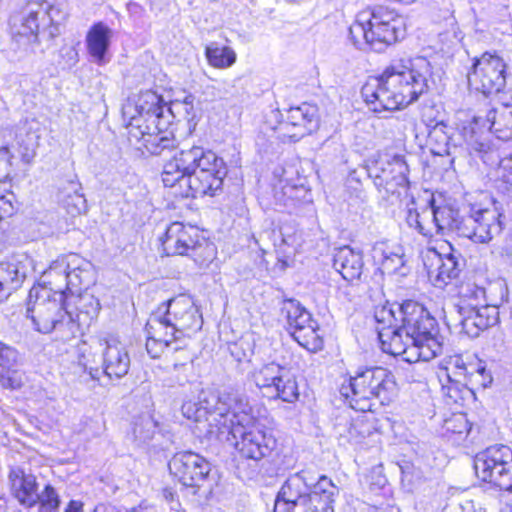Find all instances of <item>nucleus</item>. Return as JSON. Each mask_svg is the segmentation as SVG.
<instances>
[{"label": "nucleus", "mask_w": 512, "mask_h": 512, "mask_svg": "<svg viewBox=\"0 0 512 512\" xmlns=\"http://www.w3.org/2000/svg\"><path fill=\"white\" fill-rule=\"evenodd\" d=\"M182 414L209 439L234 444L241 456L259 461L276 448V438L253 414L247 395L235 388L202 392L199 401L182 405Z\"/></svg>", "instance_id": "1"}, {"label": "nucleus", "mask_w": 512, "mask_h": 512, "mask_svg": "<svg viewBox=\"0 0 512 512\" xmlns=\"http://www.w3.org/2000/svg\"><path fill=\"white\" fill-rule=\"evenodd\" d=\"M433 83V67L427 58H400L393 60L381 75L369 78L361 95L373 112H392L417 101Z\"/></svg>", "instance_id": "2"}, {"label": "nucleus", "mask_w": 512, "mask_h": 512, "mask_svg": "<svg viewBox=\"0 0 512 512\" xmlns=\"http://www.w3.org/2000/svg\"><path fill=\"white\" fill-rule=\"evenodd\" d=\"M401 324L379 329L383 352L409 363L429 361L442 352L436 319L420 303L407 300L397 306Z\"/></svg>", "instance_id": "3"}, {"label": "nucleus", "mask_w": 512, "mask_h": 512, "mask_svg": "<svg viewBox=\"0 0 512 512\" xmlns=\"http://www.w3.org/2000/svg\"><path fill=\"white\" fill-rule=\"evenodd\" d=\"M227 175L224 160L200 146L182 149L165 162L162 181L166 187H179L181 197L214 196L222 190Z\"/></svg>", "instance_id": "4"}, {"label": "nucleus", "mask_w": 512, "mask_h": 512, "mask_svg": "<svg viewBox=\"0 0 512 512\" xmlns=\"http://www.w3.org/2000/svg\"><path fill=\"white\" fill-rule=\"evenodd\" d=\"M339 492V487L326 475L309 484L307 473L301 471L283 483L275 498L273 512H335L334 503Z\"/></svg>", "instance_id": "5"}, {"label": "nucleus", "mask_w": 512, "mask_h": 512, "mask_svg": "<svg viewBox=\"0 0 512 512\" xmlns=\"http://www.w3.org/2000/svg\"><path fill=\"white\" fill-rule=\"evenodd\" d=\"M507 111L508 103H505L500 109L489 110L485 117L474 116L471 122L462 127L461 135L471 156L480 158L488 165L497 164L500 156L490 132L498 139L512 138V120Z\"/></svg>", "instance_id": "6"}, {"label": "nucleus", "mask_w": 512, "mask_h": 512, "mask_svg": "<svg viewBox=\"0 0 512 512\" xmlns=\"http://www.w3.org/2000/svg\"><path fill=\"white\" fill-rule=\"evenodd\" d=\"M396 390L394 376L385 368L370 367L358 370L345 380L339 389L344 401L354 410L367 412L390 402Z\"/></svg>", "instance_id": "7"}, {"label": "nucleus", "mask_w": 512, "mask_h": 512, "mask_svg": "<svg viewBox=\"0 0 512 512\" xmlns=\"http://www.w3.org/2000/svg\"><path fill=\"white\" fill-rule=\"evenodd\" d=\"M67 16V5L64 0L30 1L21 18L17 34L20 38L27 37L33 43H38V35L41 31L53 39L60 34L59 27Z\"/></svg>", "instance_id": "8"}, {"label": "nucleus", "mask_w": 512, "mask_h": 512, "mask_svg": "<svg viewBox=\"0 0 512 512\" xmlns=\"http://www.w3.org/2000/svg\"><path fill=\"white\" fill-rule=\"evenodd\" d=\"M167 256H190L200 266L209 263L215 255V247L209 243L199 229L181 222L171 223L161 238Z\"/></svg>", "instance_id": "9"}, {"label": "nucleus", "mask_w": 512, "mask_h": 512, "mask_svg": "<svg viewBox=\"0 0 512 512\" xmlns=\"http://www.w3.org/2000/svg\"><path fill=\"white\" fill-rule=\"evenodd\" d=\"M63 300L64 290L58 284L55 287L38 285L30 289L26 316L36 331L43 334L53 331L55 324L65 317Z\"/></svg>", "instance_id": "10"}, {"label": "nucleus", "mask_w": 512, "mask_h": 512, "mask_svg": "<svg viewBox=\"0 0 512 512\" xmlns=\"http://www.w3.org/2000/svg\"><path fill=\"white\" fill-rule=\"evenodd\" d=\"M159 320L165 329L177 339L188 332L201 329L203 319L193 300L186 295H179L162 303L150 316Z\"/></svg>", "instance_id": "11"}, {"label": "nucleus", "mask_w": 512, "mask_h": 512, "mask_svg": "<svg viewBox=\"0 0 512 512\" xmlns=\"http://www.w3.org/2000/svg\"><path fill=\"white\" fill-rule=\"evenodd\" d=\"M477 477L501 490H512V450L506 445H494L478 453L474 459Z\"/></svg>", "instance_id": "12"}, {"label": "nucleus", "mask_w": 512, "mask_h": 512, "mask_svg": "<svg viewBox=\"0 0 512 512\" xmlns=\"http://www.w3.org/2000/svg\"><path fill=\"white\" fill-rule=\"evenodd\" d=\"M368 173L380 192L383 190L387 196L401 197L404 194L408 197L409 168L404 156L395 154L380 157L369 167Z\"/></svg>", "instance_id": "13"}, {"label": "nucleus", "mask_w": 512, "mask_h": 512, "mask_svg": "<svg viewBox=\"0 0 512 512\" xmlns=\"http://www.w3.org/2000/svg\"><path fill=\"white\" fill-rule=\"evenodd\" d=\"M123 116L129 118L128 133L134 124H161L172 125L174 116L173 108H168V104L156 92L147 90L141 92L135 102H128L123 106Z\"/></svg>", "instance_id": "14"}, {"label": "nucleus", "mask_w": 512, "mask_h": 512, "mask_svg": "<svg viewBox=\"0 0 512 512\" xmlns=\"http://www.w3.org/2000/svg\"><path fill=\"white\" fill-rule=\"evenodd\" d=\"M44 275L53 287L57 284L53 280H63L65 285L60 286L64 290V297H67V293L74 296L92 282V264L77 254H70L54 261Z\"/></svg>", "instance_id": "15"}, {"label": "nucleus", "mask_w": 512, "mask_h": 512, "mask_svg": "<svg viewBox=\"0 0 512 512\" xmlns=\"http://www.w3.org/2000/svg\"><path fill=\"white\" fill-rule=\"evenodd\" d=\"M507 80V64L496 54L485 52L476 59L468 74L469 84L484 95L498 93L504 89Z\"/></svg>", "instance_id": "16"}, {"label": "nucleus", "mask_w": 512, "mask_h": 512, "mask_svg": "<svg viewBox=\"0 0 512 512\" xmlns=\"http://www.w3.org/2000/svg\"><path fill=\"white\" fill-rule=\"evenodd\" d=\"M503 214L496 208H474L465 215L460 236L486 244L503 230Z\"/></svg>", "instance_id": "17"}, {"label": "nucleus", "mask_w": 512, "mask_h": 512, "mask_svg": "<svg viewBox=\"0 0 512 512\" xmlns=\"http://www.w3.org/2000/svg\"><path fill=\"white\" fill-rule=\"evenodd\" d=\"M373 37V50L382 52L405 35L403 18L394 10L377 6L367 11Z\"/></svg>", "instance_id": "18"}, {"label": "nucleus", "mask_w": 512, "mask_h": 512, "mask_svg": "<svg viewBox=\"0 0 512 512\" xmlns=\"http://www.w3.org/2000/svg\"><path fill=\"white\" fill-rule=\"evenodd\" d=\"M170 474L186 487L199 488L207 481L211 465L200 454L182 451L168 462Z\"/></svg>", "instance_id": "19"}, {"label": "nucleus", "mask_w": 512, "mask_h": 512, "mask_svg": "<svg viewBox=\"0 0 512 512\" xmlns=\"http://www.w3.org/2000/svg\"><path fill=\"white\" fill-rule=\"evenodd\" d=\"M273 114L282 118L278 129L293 141L310 134L318 126V108L307 102L290 107L285 110V115L278 109L273 111Z\"/></svg>", "instance_id": "20"}, {"label": "nucleus", "mask_w": 512, "mask_h": 512, "mask_svg": "<svg viewBox=\"0 0 512 512\" xmlns=\"http://www.w3.org/2000/svg\"><path fill=\"white\" fill-rule=\"evenodd\" d=\"M463 365L464 357L453 355L448 358L446 366L440 368L438 372V380L442 393L447 398V404H458L471 393V390L465 386Z\"/></svg>", "instance_id": "21"}, {"label": "nucleus", "mask_w": 512, "mask_h": 512, "mask_svg": "<svg viewBox=\"0 0 512 512\" xmlns=\"http://www.w3.org/2000/svg\"><path fill=\"white\" fill-rule=\"evenodd\" d=\"M171 125L162 126L157 123L154 125L134 124L130 128L129 136L138 141H142L143 145L153 155H160L164 151H170L178 146V142L173 131L169 130Z\"/></svg>", "instance_id": "22"}, {"label": "nucleus", "mask_w": 512, "mask_h": 512, "mask_svg": "<svg viewBox=\"0 0 512 512\" xmlns=\"http://www.w3.org/2000/svg\"><path fill=\"white\" fill-rule=\"evenodd\" d=\"M424 264L429 278L437 287L446 286L461 271L460 254L456 255L452 252L442 255L435 249H431L426 254Z\"/></svg>", "instance_id": "23"}, {"label": "nucleus", "mask_w": 512, "mask_h": 512, "mask_svg": "<svg viewBox=\"0 0 512 512\" xmlns=\"http://www.w3.org/2000/svg\"><path fill=\"white\" fill-rule=\"evenodd\" d=\"M130 356L126 346L111 335H105L102 347V371L110 379L124 377L130 368Z\"/></svg>", "instance_id": "24"}, {"label": "nucleus", "mask_w": 512, "mask_h": 512, "mask_svg": "<svg viewBox=\"0 0 512 512\" xmlns=\"http://www.w3.org/2000/svg\"><path fill=\"white\" fill-rule=\"evenodd\" d=\"M104 336L91 337L89 341H81L75 348L76 367L75 373L81 372L79 377L83 383L96 381L101 374L100 369L94 366L97 361V353H102L104 347Z\"/></svg>", "instance_id": "25"}, {"label": "nucleus", "mask_w": 512, "mask_h": 512, "mask_svg": "<svg viewBox=\"0 0 512 512\" xmlns=\"http://www.w3.org/2000/svg\"><path fill=\"white\" fill-rule=\"evenodd\" d=\"M461 332L471 338H475L487 328L497 324L499 312L494 307L470 308L458 310Z\"/></svg>", "instance_id": "26"}, {"label": "nucleus", "mask_w": 512, "mask_h": 512, "mask_svg": "<svg viewBox=\"0 0 512 512\" xmlns=\"http://www.w3.org/2000/svg\"><path fill=\"white\" fill-rule=\"evenodd\" d=\"M25 255L12 257L0 263V303L21 287L28 272Z\"/></svg>", "instance_id": "27"}, {"label": "nucleus", "mask_w": 512, "mask_h": 512, "mask_svg": "<svg viewBox=\"0 0 512 512\" xmlns=\"http://www.w3.org/2000/svg\"><path fill=\"white\" fill-rule=\"evenodd\" d=\"M8 479L12 494L22 505L31 508L37 504V482L34 475L20 467H13Z\"/></svg>", "instance_id": "28"}, {"label": "nucleus", "mask_w": 512, "mask_h": 512, "mask_svg": "<svg viewBox=\"0 0 512 512\" xmlns=\"http://www.w3.org/2000/svg\"><path fill=\"white\" fill-rule=\"evenodd\" d=\"M333 266L346 281L359 280L364 268L362 252L350 246L340 247L334 253Z\"/></svg>", "instance_id": "29"}, {"label": "nucleus", "mask_w": 512, "mask_h": 512, "mask_svg": "<svg viewBox=\"0 0 512 512\" xmlns=\"http://www.w3.org/2000/svg\"><path fill=\"white\" fill-rule=\"evenodd\" d=\"M428 203L435 233L444 235L449 232H455L460 236V228L464 222L465 215H460L459 211L450 205H436L433 197H431Z\"/></svg>", "instance_id": "30"}, {"label": "nucleus", "mask_w": 512, "mask_h": 512, "mask_svg": "<svg viewBox=\"0 0 512 512\" xmlns=\"http://www.w3.org/2000/svg\"><path fill=\"white\" fill-rule=\"evenodd\" d=\"M113 31L103 22L94 23L86 35V46L89 55L98 64L105 62L110 47Z\"/></svg>", "instance_id": "31"}, {"label": "nucleus", "mask_w": 512, "mask_h": 512, "mask_svg": "<svg viewBox=\"0 0 512 512\" xmlns=\"http://www.w3.org/2000/svg\"><path fill=\"white\" fill-rule=\"evenodd\" d=\"M146 332V350L152 358L160 357L165 348L179 340L174 335H170V332L159 320L151 317L147 321Z\"/></svg>", "instance_id": "32"}, {"label": "nucleus", "mask_w": 512, "mask_h": 512, "mask_svg": "<svg viewBox=\"0 0 512 512\" xmlns=\"http://www.w3.org/2000/svg\"><path fill=\"white\" fill-rule=\"evenodd\" d=\"M288 368L281 366L276 362L263 364L251 372V379L255 385L263 390L269 398L272 397L278 380L287 372Z\"/></svg>", "instance_id": "33"}, {"label": "nucleus", "mask_w": 512, "mask_h": 512, "mask_svg": "<svg viewBox=\"0 0 512 512\" xmlns=\"http://www.w3.org/2000/svg\"><path fill=\"white\" fill-rule=\"evenodd\" d=\"M18 362V350L0 340V384L4 388L20 387V381L10 376L11 372H15Z\"/></svg>", "instance_id": "34"}, {"label": "nucleus", "mask_w": 512, "mask_h": 512, "mask_svg": "<svg viewBox=\"0 0 512 512\" xmlns=\"http://www.w3.org/2000/svg\"><path fill=\"white\" fill-rule=\"evenodd\" d=\"M292 337L303 347L315 348L318 334L316 323L312 320L311 314L305 309L298 319L289 326Z\"/></svg>", "instance_id": "35"}, {"label": "nucleus", "mask_w": 512, "mask_h": 512, "mask_svg": "<svg viewBox=\"0 0 512 512\" xmlns=\"http://www.w3.org/2000/svg\"><path fill=\"white\" fill-rule=\"evenodd\" d=\"M462 371L466 387L471 384L473 386L486 388L492 382L491 373L487 370L485 362L478 358L464 359Z\"/></svg>", "instance_id": "36"}, {"label": "nucleus", "mask_w": 512, "mask_h": 512, "mask_svg": "<svg viewBox=\"0 0 512 512\" xmlns=\"http://www.w3.org/2000/svg\"><path fill=\"white\" fill-rule=\"evenodd\" d=\"M205 57L210 66L216 69H227L237 60V54L229 46H220L217 42L209 43L205 48Z\"/></svg>", "instance_id": "37"}, {"label": "nucleus", "mask_w": 512, "mask_h": 512, "mask_svg": "<svg viewBox=\"0 0 512 512\" xmlns=\"http://www.w3.org/2000/svg\"><path fill=\"white\" fill-rule=\"evenodd\" d=\"M487 306L486 289L475 283L463 284L459 289L458 310Z\"/></svg>", "instance_id": "38"}, {"label": "nucleus", "mask_w": 512, "mask_h": 512, "mask_svg": "<svg viewBox=\"0 0 512 512\" xmlns=\"http://www.w3.org/2000/svg\"><path fill=\"white\" fill-rule=\"evenodd\" d=\"M368 22L367 11L360 13L357 20L350 26L349 33L356 46L361 47L363 44H366L373 50L372 31Z\"/></svg>", "instance_id": "39"}, {"label": "nucleus", "mask_w": 512, "mask_h": 512, "mask_svg": "<svg viewBox=\"0 0 512 512\" xmlns=\"http://www.w3.org/2000/svg\"><path fill=\"white\" fill-rule=\"evenodd\" d=\"M74 296L77 297L75 306L79 311L77 314L78 321H81V316L85 317V319H83L84 322H90L98 316L100 311V302L96 297H94V295L87 291H80L74 294Z\"/></svg>", "instance_id": "40"}, {"label": "nucleus", "mask_w": 512, "mask_h": 512, "mask_svg": "<svg viewBox=\"0 0 512 512\" xmlns=\"http://www.w3.org/2000/svg\"><path fill=\"white\" fill-rule=\"evenodd\" d=\"M278 384L272 395V399H280L284 402L294 403L299 398L298 385L295 377L288 369L287 372L278 380Z\"/></svg>", "instance_id": "41"}, {"label": "nucleus", "mask_w": 512, "mask_h": 512, "mask_svg": "<svg viewBox=\"0 0 512 512\" xmlns=\"http://www.w3.org/2000/svg\"><path fill=\"white\" fill-rule=\"evenodd\" d=\"M405 263V255L401 247H396L394 250L383 251L381 267L385 273L406 275L408 269Z\"/></svg>", "instance_id": "42"}, {"label": "nucleus", "mask_w": 512, "mask_h": 512, "mask_svg": "<svg viewBox=\"0 0 512 512\" xmlns=\"http://www.w3.org/2000/svg\"><path fill=\"white\" fill-rule=\"evenodd\" d=\"M446 125L443 122L436 123L428 133V143L431 150L436 155H444L449 153L450 137L445 131Z\"/></svg>", "instance_id": "43"}, {"label": "nucleus", "mask_w": 512, "mask_h": 512, "mask_svg": "<svg viewBox=\"0 0 512 512\" xmlns=\"http://www.w3.org/2000/svg\"><path fill=\"white\" fill-rule=\"evenodd\" d=\"M55 339L61 342H68L80 334V324L76 322L72 315L65 311V317H62L56 324L53 331Z\"/></svg>", "instance_id": "44"}, {"label": "nucleus", "mask_w": 512, "mask_h": 512, "mask_svg": "<svg viewBox=\"0 0 512 512\" xmlns=\"http://www.w3.org/2000/svg\"><path fill=\"white\" fill-rule=\"evenodd\" d=\"M486 289L487 307L499 308L508 300V287L505 281L497 280L488 285Z\"/></svg>", "instance_id": "45"}, {"label": "nucleus", "mask_w": 512, "mask_h": 512, "mask_svg": "<svg viewBox=\"0 0 512 512\" xmlns=\"http://www.w3.org/2000/svg\"><path fill=\"white\" fill-rule=\"evenodd\" d=\"M71 190L73 193H68L62 199L63 207L71 216L80 215L86 211V199L79 193L77 184H72Z\"/></svg>", "instance_id": "46"}, {"label": "nucleus", "mask_w": 512, "mask_h": 512, "mask_svg": "<svg viewBox=\"0 0 512 512\" xmlns=\"http://www.w3.org/2000/svg\"><path fill=\"white\" fill-rule=\"evenodd\" d=\"M37 498L39 512H58L61 501L53 486L47 484L40 493H37Z\"/></svg>", "instance_id": "47"}, {"label": "nucleus", "mask_w": 512, "mask_h": 512, "mask_svg": "<svg viewBox=\"0 0 512 512\" xmlns=\"http://www.w3.org/2000/svg\"><path fill=\"white\" fill-rule=\"evenodd\" d=\"M420 213L416 206L415 198L410 196V200L406 203L405 221L410 228L415 229L419 234L429 236L430 230L428 227H424L419 222V218H421Z\"/></svg>", "instance_id": "48"}, {"label": "nucleus", "mask_w": 512, "mask_h": 512, "mask_svg": "<svg viewBox=\"0 0 512 512\" xmlns=\"http://www.w3.org/2000/svg\"><path fill=\"white\" fill-rule=\"evenodd\" d=\"M306 191L303 186H294V185H283L281 190L275 191V198L284 206H291L296 203L301 197L302 194H305Z\"/></svg>", "instance_id": "49"}, {"label": "nucleus", "mask_w": 512, "mask_h": 512, "mask_svg": "<svg viewBox=\"0 0 512 512\" xmlns=\"http://www.w3.org/2000/svg\"><path fill=\"white\" fill-rule=\"evenodd\" d=\"M395 309H393L392 305H383L380 307H376L374 311V318L377 323L376 330L377 334H379L380 328L385 327H394L397 324V317L395 316Z\"/></svg>", "instance_id": "50"}, {"label": "nucleus", "mask_w": 512, "mask_h": 512, "mask_svg": "<svg viewBox=\"0 0 512 512\" xmlns=\"http://www.w3.org/2000/svg\"><path fill=\"white\" fill-rule=\"evenodd\" d=\"M304 310L305 308L294 299L284 300L281 307V312L286 317L288 326L295 322Z\"/></svg>", "instance_id": "51"}, {"label": "nucleus", "mask_w": 512, "mask_h": 512, "mask_svg": "<svg viewBox=\"0 0 512 512\" xmlns=\"http://www.w3.org/2000/svg\"><path fill=\"white\" fill-rule=\"evenodd\" d=\"M420 216L421 218H419V222L421 225H424V227H428V229L430 230V234H429V238L430 237H433V235L435 234V231H434V225H433V220H432V215H431V211H430V207H429V204L426 206V208H424L422 210V212L420 213Z\"/></svg>", "instance_id": "52"}, {"label": "nucleus", "mask_w": 512, "mask_h": 512, "mask_svg": "<svg viewBox=\"0 0 512 512\" xmlns=\"http://www.w3.org/2000/svg\"><path fill=\"white\" fill-rule=\"evenodd\" d=\"M194 96L193 95H187L185 96L184 100L182 102L176 101L168 105V108H173V116L175 117L174 113L175 111L180 112V108H187L189 107L191 110L194 108Z\"/></svg>", "instance_id": "53"}, {"label": "nucleus", "mask_w": 512, "mask_h": 512, "mask_svg": "<svg viewBox=\"0 0 512 512\" xmlns=\"http://www.w3.org/2000/svg\"><path fill=\"white\" fill-rule=\"evenodd\" d=\"M501 256L512 265V234H510L501 248Z\"/></svg>", "instance_id": "54"}, {"label": "nucleus", "mask_w": 512, "mask_h": 512, "mask_svg": "<svg viewBox=\"0 0 512 512\" xmlns=\"http://www.w3.org/2000/svg\"><path fill=\"white\" fill-rule=\"evenodd\" d=\"M20 155H21V159L24 163L30 164L36 155L35 148L33 146H29V145H25V146L21 145L20 146Z\"/></svg>", "instance_id": "55"}, {"label": "nucleus", "mask_w": 512, "mask_h": 512, "mask_svg": "<svg viewBox=\"0 0 512 512\" xmlns=\"http://www.w3.org/2000/svg\"><path fill=\"white\" fill-rule=\"evenodd\" d=\"M358 427H359L358 421L350 424V427L348 428V431H347V433H348L347 437H348L349 441H357V436L360 433L358 430Z\"/></svg>", "instance_id": "56"}, {"label": "nucleus", "mask_w": 512, "mask_h": 512, "mask_svg": "<svg viewBox=\"0 0 512 512\" xmlns=\"http://www.w3.org/2000/svg\"><path fill=\"white\" fill-rule=\"evenodd\" d=\"M64 512H82V503L71 500Z\"/></svg>", "instance_id": "57"}, {"label": "nucleus", "mask_w": 512, "mask_h": 512, "mask_svg": "<svg viewBox=\"0 0 512 512\" xmlns=\"http://www.w3.org/2000/svg\"><path fill=\"white\" fill-rule=\"evenodd\" d=\"M152 433L150 430H148L145 434L142 433V430L140 429L139 425L136 424L134 428V434L136 437H139L140 439H149L152 437Z\"/></svg>", "instance_id": "58"}, {"label": "nucleus", "mask_w": 512, "mask_h": 512, "mask_svg": "<svg viewBox=\"0 0 512 512\" xmlns=\"http://www.w3.org/2000/svg\"><path fill=\"white\" fill-rule=\"evenodd\" d=\"M125 512H156V510L154 508L139 506L138 508H134L132 510H126Z\"/></svg>", "instance_id": "59"}, {"label": "nucleus", "mask_w": 512, "mask_h": 512, "mask_svg": "<svg viewBox=\"0 0 512 512\" xmlns=\"http://www.w3.org/2000/svg\"><path fill=\"white\" fill-rule=\"evenodd\" d=\"M180 110H184L185 113H186V120L187 121H190V119H192L194 117V109L191 110L189 107L187 108H180Z\"/></svg>", "instance_id": "60"}, {"label": "nucleus", "mask_w": 512, "mask_h": 512, "mask_svg": "<svg viewBox=\"0 0 512 512\" xmlns=\"http://www.w3.org/2000/svg\"><path fill=\"white\" fill-rule=\"evenodd\" d=\"M138 9H141V7L138 4H136V3H130L129 4V10L130 11L138 10Z\"/></svg>", "instance_id": "61"}, {"label": "nucleus", "mask_w": 512, "mask_h": 512, "mask_svg": "<svg viewBox=\"0 0 512 512\" xmlns=\"http://www.w3.org/2000/svg\"><path fill=\"white\" fill-rule=\"evenodd\" d=\"M144 423H145V426H147V427H149V428H151V427H154V426H155V425H154V423L152 422V420H151V419H149V418H147V419L144 421Z\"/></svg>", "instance_id": "62"}, {"label": "nucleus", "mask_w": 512, "mask_h": 512, "mask_svg": "<svg viewBox=\"0 0 512 512\" xmlns=\"http://www.w3.org/2000/svg\"><path fill=\"white\" fill-rule=\"evenodd\" d=\"M367 512H378V508L377 507H373V506H368L367 507Z\"/></svg>", "instance_id": "63"}, {"label": "nucleus", "mask_w": 512, "mask_h": 512, "mask_svg": "<svg viewBox=\"0 0 512 512\" xmlns=\"http://www.w3.org/2000/svg\"><path fill=\"white\" fill-rule=\"evenodd\" d=\"M69 52H70L71 54L75 55V56L77 55V53H76L75 49H73V48H70V49H69Z\"/></svg>", "instance_id": "64"}]
</instances>
